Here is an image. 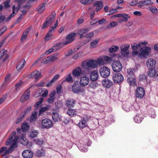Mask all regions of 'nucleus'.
<instances>
[{
  "instance_id": "nucleus-4",
  "label": "nucleus",
  "mask_w": 158,
  "mask_h": 158,
  "mask_svg": "<svg viewBox=\"0 0 158 158\" xmlns=\"http://www.w3.org/2000/svg\"><path fill=\"white\" fill-rule=\"evenodd\" d=\"M122 67L121 63L118 60L113 61L112 64V69L114 72H118L120 71L122 69Z\"/></svg>"
},
{
  "instance_id": "nucleus-25",
  "label": "nucleus",
  "mask_w": 158,
  "mask_h": 158,
  "mask_svg": "<svg viewBox=\"0 0 158 158\" xmlns=\"http://www.w3.org/2000/svg\"><path fill=\"white\" fill-rule=\"evenodd\" d=\"M25 62V61L23 59H21L20 61L16 66V69L18 71H20L23 69L24 66Z\"/></svg>"
},
{
  "instance_id": "nucleus-41",
  "label": "nucleus",
  "mask_w": 158,
  "mask_h": 158,
  "mask_svg": "<svg viewBox=\"0 0 158 158\" xmlns=\"http://www.w3.org/2000/svg\"><path fill=\"white\" fill-rule=\"evenodd\" d=\"M99 40V39H97L92 42L90 43V48H96L98 43Z\"/></svg>"
},
{
  "instance_id": "nucleus-62",
  "label": "nucleus",
  "mask_w": 158,
  "mask_h": 158,
  "mask_svg": "<svg viewBox=\"0 0 158 158\" xmlns=\"http://www.w3.org/2000/svg\"><path fill=\"white\" fill-rule=\"evenodd\" d=\"M31 109V106H28L25 110L24 113H23L22 114H25L27 113L28 112L30 111Z\"/></svg>"
},
{
  "instance_id": "nucleus-13",
  "label": "nucleus",
  "mask_w": 158,
  "mask_h": 158,
  "mask_svg": "<svg viewBox=\"0 0 158 158\" xmlns=\"http://www.w3.org/2000/svg\"><path fill=\"white\" fill-rule=\"evenodd\" d=\"M156 64V61L152 58L148 59L146 62V65L149 69H154Z\"/></svg>"
},
{
  "instance_id": "nucleus-26",
  "label": "nucleus",
  "mask_w": 158,
  "mask_h": 158,
  "mask_svg": "<svg viewBox=\"0 0 158 158\" xmlns=\"http://www.w3.org/2000/svg\"><path fill=\"white\" fill-rule=\"evenodd\" d=\"M78 127L82 129L86 127L87 126V124L86 121L84 119H81L77 124Z\"/></svg>"
},
{
  "instance_id": "nucleus-3",
  "label": "nucleus",
  "mask_w": 158,
  "mask_h": 158,
  "mask_svg": "<svg viewBox=\"0 0 158 158\" xmlns=\"http://www.w3.org/2000/svg\"><path fill=\"white\" fill-rule=\"evenodd\" d=\"M140 52H134L133 55H138L140 57H144L148 55L151 52V49L149 47L145 46L141 48Z\"/></svg>"
},
{
  "instance_id": "nucleus-16",
  "label": "nucleus",
  "mask_w": 158,
  "mask_h": 158,
  "mask_svg": "<svg viewBox=\"0 0 158 158\" xmlns=\"http://www.w3.org/2000/svg\"><path fill=\"white\" fill-rule=\"evenodd\" d=\"M22 155L24 158H31L33 154L30 150H26L22 153Z\"/></svg>"
},
{
  "instance_id": "nucleus-51",
  "label": "nucleus",
  "mask_w": 158,
  "mask_h": 158,
  "mask_svg": "<svg viewBox=\"0 0 158 158\" xmlns=\"http://www.w3.org/2000/svg\"><path fill=\"white\" fill-rule=\"evenodd\" d=\"M135 69L133 68H129L127 69V71L129 75H133L135 72Z\"/></svg>"
},
{
  "instance_id": "nucleus-24",
  "label": "nucleus",
  "mask_w": 158,
  "mask_h": 158,
  "mask_svg": "<svg viewBox=\"0 0 158 158\" xmlns=\"http://www.w3.org/2000/svg\"><path fill=\"white\" fill-rule=\"evenodd\" d=\"M59 44L58 43L54 46L53 47L54 48H51L48 50L46 51L44 53L45 55H48L53 51L54 50L57 51L59 49Z\"/></svg>"
},
{
  "instance_id": "nucleus-21",
  "label": "nucleus",
  "mask_w": 158,
  "mask_h": 158,
  "mask_svg": "<svg viewBox=\"0 0 158 158\" xmlns=\"http://www.w3.org/2000/svg\"><path fill=\"white\" fill-rule=\"evenodd\" d=\"M103 85L106 88H110L113 85V82L111 81L106 79H105L102 81Z\"/></svg>"
},
{
  "instance_id": "nucleus-31",
  "label": "nucleus",
  "mask_w": 158,
  "mask_h": 158,
  "mask_svg": "<svg viewBox=\"0 0 158 158\" xmlns=\"http://www.w3.org/2000/svg\"><path fill=\"white\" fill-rule=\"evenodd\" d=\"M45 3H43L40 5L37 8V10L39 13H41L45 9Z\"/></svg>"
},
{
  "instance_id": "nucleus-44",
  "label": "nucleus",
  "mask_w": 158,
  "mask_h": 158,
  "mask_svg": "<svg viewBox=\"0 0 158 158\" xmlns=\"http://www.w3.org/2000/svg\"><path fill=\"white\" fill-rule=\"evenodd\" d=\"M103 59L108 64H111L113 61L112 57L107 56H104Z\"/></svg>"
},
{
  "instance_id": "nucleus-56",
  "label": "nucleus",
  "mask_w": 158,
  "mask_h": 158,
  "mask_svg": "<svg viewBox=\"0 0 158 158\" xmlns=\"http://www.w3.org/2000/svg\"><path fill=\"white\" fill-rule=\"evenodd\" d=\"M80 48V46H79V47H77L76 50H73L72 49L69 50L68 52V54H67V56H69L71 55L74 52H76Z\"/></svg>"
},
{
  "instance_id": "nucleus-61",
  "label": "nucleus",
  "mask_w": 158,
  "mask_h": 158,
  "mask_svg": "<svg viewBox=\"0 0 158 158\" xmlns=\"http://www.w3.org/2000/svg\"><path fill=\"white\" fill-rule=\"evenodd\" d=\"M94 33L92 32H91L88 34L87 35H85L84 36V37H85L86 38H90L92 37L94 35Z\"/></svg>"
},
{
  "instance_id": "nucleus-50",
  "label": "nucleus",
  "mask_w": 158,
  "mask_h": 158,
  "mask_svg": "<svg viewBox=\"0 0 158 158\" xmlns=\"http://www.w3.org/2000/svg\"><path fill=\"white\" fill-rule=\"evenodd\" d=\"M58 24V20L56 21V23H55L54 25L50 27L49 29V31L51 32L54 31L56 27Z\"/></svg>"
},
{
  "instance_id": "nucleus-38",
  "label": "nucleus",
  "mask_w": 158,
  "mask_h": 158,
  "mask_svg": "<svg viewBox=\"0 0 158 158\" xmlns=\"http://www.w3.org/2000/svg\"><path fill=\"white\" fill-rule=\"evenodd\" d=\"M75 102V101L73 99H68L66 101V104L68 107H72L73 106Z\"/></svg>"
},
{
  "instance_id": "nucleus-42",
  "label": "nucleus",
  "mask_w": 158,
  "mask_h": 158,
  "mask_svg": "<svg viewBox=\"0 0 158 158\" xmlns=\"http://www.w3.org/2000/svg\"><path fill=\"white\" fill-rule=\"evenodd\" d=\"M52 117L53 121L55 122L58 121L59 119V114L57 112H53Z\"/></svg>"
},
{
  "instance_id": "nucleus-28",
  "label": "nucleus",
  "mask_w": 158,
  "mask_h": 158,
  "mask_svg": "<svg viewBox=\"0 0 158 158\" xmlns=\"http://www.w3.org/2000/svg\"><path fill=\"white\" fill-rule=\"evenodd\" d=\"M89 31V29H84L79 30L77 33L80 35V38H82L84 37L85 34L88 32Z\"/></svg>"
},
{
  "instance_id": "nucleus-59",
  "label": "nucleus",
  "mask_w": 158,
  "mask_h": 158,
  "mask_svg": "<svg viewBox=\"0 0 158 158\" xmlns=\"http://www.w3.org/2000/svg\"><path fill=\"white\" fill-rule=\"evenodd\" d=\"M41 95L40 90L36 91L34 94L33 96L36 98L38 97Z\"/></svg>"
},
{
  "instance_id": "nucleus-63",
  "label": "nucleus",
  "mask_w": 158,
  "mask_h": 158,
  "mask_svg": "<svg viewBox=\"0 0 158 158\" xmlns=\"http://www.w3.org/2000/svg\"><path fill=\"white\" fill-rule=\"evenodd\" d=\"M50 25L49 24H48L47 22L46 21L43 24L42 27V29H44L47 27H48V26H50Z\"/></svg>"
},
{
  "instance_id": "nucleus-54",
  "label": "nucleus",
  "mask_w": 158,
  "mask_h": 158,
  "mask_svg": "<svg viewBox=\"0 0 158 158\" xmlns=\"http://www.w3.org/2000/svg\"><path fill=\"white\" fill-rule=\"evenodd\" d=\"M25 116V114H22L17 119L15 122L16 124H19L21 122L23 118Z\"/></svg>"
},
{
  "instance_id": "nucleus-23",
  "label": "nucleus",
  "mask_w": 158,
  "mask_h": 158,
  "mask_svg": "<svg viewBox=\"0 0 158 158\" xmlns=\"http://www.w3.org/2000/svg\"><path fill=\"white\" fill-rule=\"evenodd\" d=\"M94 6L96 7V11H98L100 10L103 7L102 2L101 1H96L93 3Z\"/></svg>"
},
{
  "instance_id": "nucleus-6",
  "label": "nucleus",
  "mask_w": 158,
  "mask_h": 158,
  "mask_svg": "<svg viewBox=\"0 0 158 158\" xmlns=\"http://www.w3.org/2000/svg\"><path fill=\"white\" fill-rule=\"evenodd\" d=\"M41 125L43 128L49 129L53 126L52 121L48 118H45L43 119L41 122Z\"/></svg>"
},
{
  "instance_id": "nucleus-35",
  "label": "nucleus",
  "mask_w": 158,
  "mask_h": 158,
  "mask_svg": "<svg viewBox=\"0 0 158 158\" xmlns=\"http://www.w3.org/2000/svg\"><path fill=\"white\" fill-rule=\"evenodd\" d=\"M140 47V44H138L136 43H134L133 44H131V47L132 50H133V52H132V55L133 56H135L133 55V52H138L139 51H137V50L138 49V48Z\"/></svg>"
},
{
  "instance_id": "nucleus-47",
  "label": "nucleus",
  "mask_w": 158,
  "mask_h": 158,
  "mask_svg": "<svg viewBox=\"0 0 158 158\" xmlns=\"http://www.w3.org/2000/svg\"><path fill=\"white\" fill-rule=\"evenodd\" d=\"M44 151L43 149H38L36 152V155L38 156H41L44 155Z\"/></svg>"
},
{
  "instance_id": "nucleus-19",
  "label": "nucleus",
  "mask_w": 158,
  "mask_h": 158,
  "mask_svg": "<svg viewBox=\"0 0 158 158\" xmlns=\"http://www.w3.org/2000/svg\"><path fill=\"white\" fill-rule=\"evenodd\" d=\"M82 73V70L81 68L78 67L73 71L72 74L75 77H79Z\"/></svg>"
},
{
  "instance_id": "nucleus-49",
  "label": "nucleus",
  "mask_w": 158,
  "mask_h": 158,
  "mask_svg": "<svg viewBox=\"0 0 158 158\" xmlns=\"http://www.w3.org/2000/svg\"><path fill=\"white\" fill-rule=\"evenodd\" d=\"M44 99L43 98H40L39 99V101L37 102V103L34 105V106L36 108H37L39 107L41 103H42L43 102Z\"/></svg>"
},
{
  "instance_id": "nucleus-60",
  "label": "nucleus",
  "mask_w": 158,
  "mask_h": 158,
  "mask_svg": "<svg viewBox=\"0 0 158 158\" xmlns=\"http://www.w3.org/2000/svg\"><path fill=\"white\" fill-rule=\"evenodd\" d=\"M49 57L51 62H53L57 59V58L56 56L54 55H52Z\"/></svg>"
},
{
  "instance_id": "nucleus-2",
  "label": "nucleus",
  "mask_w": 158,
  "mask_h": 158,
  "mask_svg": "<svg viewBox=\"0 0 158 158\" xmlns=\"http://www.w3.org/2000/svg\"><path fill=\"white\" fill-rule=\"evenodd\" d=\"M97 61L92 59L87 61L85 60L83 61L81 64V66L83 69L89 71L91 69L97 68Z\"/></svg>"
},
{
  "instance_id": "nucleus-20",
  "label": "nucleus",
  "mask_w": 158,
  "mask_h": 158,
  "mask_svg": "<svg viewBox=\"0 0 158 158\" xmlns=\"http://www.w3.org/2000/svg\"><path fill=\"white\" fill-rule=\"evenodd\" d=\"M98 73L97 70L93 71L90 74V79L92 81L96 80L98 79Z\"/></svg>"
},
{
  "instance_id": "nucleus-15",
  "label": "nucleus",
  "mask_w": 158,
  "mask_h": 158,
  "mask_svg": "<svg viewBox=\"0 0 158 158\" xmlns=\"http://www.w3.org/2000/svg\"><path fill=\"white\" fill-rule=\"evenodd\" d=\"M89 82V78L86 76L81 78L80 83L82 86H85L87 85Z\"/></svg>"
},
{
  "instance_id": "nucleus-30",
  "label": "nucleus",
  "mask_w": 158,
  "mask_h": 158,
  "mask_svg": "<svg viewBox=\"0 0 158 158\" xmlns=\"http://www.w3.org/2000/svg\"><path fill=\"white\" fill-rule=\"evenodd\" d=\"M38 134L39 132L37 130L32 129L29 132V136L31 138H34L36 137Z\"/></svg>"
},
{
  "instance_id": "nucleus-48",
  "label": "nucleus",
  "mask_w": 158,
  "mask_h": 158,
  "mask_svg": "<svg viewBox=\"0 0 158 158\" xmlns=\"http://www.w3.org/2000/svg\"><path fill=\"white\" fill-rule=\"evenodd\" d=\"M29 30V29H27L23 33V34L22 36L21 40V41H23L26 38V37L28 33Z\"/></svg>"
},
{
  "instance_id": "nucleus-22",
  "label": "nucleus",
  "mask_w": 158,
  "mask_h": 158,
  "mask_svg": "<svg viewBox=\"0 0 158 158\" xmlns=\"http://www.w3.org/2000/svg\"><path fill=\"white\" fill-rule=\"evenodd\" d=\"M143 119V116L141 114H138L135 115L134 118V121L137 123H141Z\"/></svg>"
},
{
  "instance_id": "nucleus-58",
  "label": "nucleus",
  "mask_w": 158,
  "mask_h": 158,
  "mask_svg": "<svg viewBox=\"0 0 158 158\" xmlns=\"http://www.w3.org/2000/svg\"><path fill=\"white\" fill-rule=\"evenodd\" d=\"M41 62L44 64H47L51 62L49 57L48 56L46 59L43 60Z\"/></svg>"
},
{
  "instance_id": "nucleus-36",
  "label": "nucleus",
  "mask_w": 158,
  "mask_h": 158,
  "mask_svg": "<svg viewBox=\"0 0 158 158\" xmlns=\"http://www.w3.org/2000/svg\"><path fill=\"white\" fill-rule=\"evenodd\" d=\"M67 114L70 116H73L74 115H76L77 111L74 110L72 109H69L67 111Z\"/></svg>"
},
{
  "instance_id": "nucleus-17",
  "label": "nucleus",
  "mask_w": 158,
  "mask_h": 158,
  "mask_svg": "<svg viewBox=\"0 0 158 158\" xmlns=\"http://www.w3.org/2000/svg\"><path fill=\"white\" fill-rule=\"evenodd\" d=\"M153 3L150 0H145L141 1L139 2L138 6L140 8L143 6L152 5Z\"/></svg>"
},
{
  "instance_id": "nucleus-29",
  "label": "nucleus",
  "mask_w": 158,
  "mask_h": 158,
  "mask_svg": "<svg viewBox=\"0 0 158 158\" xmlns=\"http://www.w3.org/2000/svg\"><path fill=\"white\" fill-rule=\"evenodd\" d=\"M20 143L24 146L27 145L29 143V141L24 136H22L20 139Z\"/></svg>"
},
{
  "instance_id": "nucleus-9",
  "label": "nucleus",
  "mask_w": 158,
  "mask_h": 158,
  "mask_svg": "<svg viewBox=\"0 0 158 158\" xmlns=\"http://www.w3.org/2000/svg\"><path fill=\"white\" fill-rule=\"evenodd\" d=\"M77 34L76 33H73L69 35L66 38V41L63 42L62 45H66L72 42L74 40Z\"/></svg>"
},
{
  "instance_id": "nucleus-11",
  "label": "nucleus",
  "mask_w": 158,
  "mask_h": 158,
  "mask_svg": "<svg viewBox=\"0 0 158 158\" xmlns=\"http://www.w3.org/2000/svg\"><path fill=\"white\" fill-rule=\"evenodd\" d=\"M145 95V91L144 89L141 87L137 88L135 91V95L137 98H142Z\"/></svg>"
},
{
  "instance_id": "nucleus-43",
  "label": "nucleus",
  "mask_w": 158,
  "mask_h": 158,
  "mask_svg": "<svg viewBox=\"0 0 158 158\" xmlns=\"http://www.w3.org/2000/svg\"><path fill=\"white\" fill-rule=\"evenodd\" d=\"M49 107L48 106H46L44 107H41L39 110V115H40L43 114L45 111L48 110L49 109Z\"/></svg>"
},
{
  "instance_id": "nucleus-52",
  "label": "nucleus",
  "mask_w": 158,
  "mask_h": 158,
  "mask_svg": "<svg viewBox=\"0 0 158 158\" xmlns=\"http://www.w3.org/2000/svg\"><path fill=\"white\" fill-rule=\"evenodd\" d=\"M40 92L43 97H46L48 94V91L47 89H44L41 90Z\"/></svg>"
},
{
  "instance_id": "nucleus-34",
  "label": "nucleus",
  "mask_w": 158,
  "mask_h": 158,
  "mask_svg": "<svg viewBox=\"0 0 158 158\" xmlns=\"http://www.w3.org/2000/svg\"><path fill=\"white\" fill-rule=\"evenodd\" d=\"M37 111H35L31 114L30 118V121L31 122H34L36 120L37 117Z\"/></svg>"
},
{
  "instance_id": "nucleus-27",
  "label": "nucleus",
  "mask_w": 158,
  "mask_h": 158,
  "mask_svg": "<svg viewBox=\"0 0 158 158\" xmlns=\"http://www.w3.org/2000/svg\"><path fill=\"white\" fill-rule=\"evenodd\" d=\"M119 49L118 46H112L109 49V51L111 52V54L110 55L112 56H116V54L114 53H113L112 54H111V53L115 52L117 51Z\"/></svg>"
},
{
  "instance_id": "nucleus-8",
  "label": "nucleus",
  "mask_w": 158,
  "mask_h": 158,
  "mask_svg": "<svg viewBox=\"0 0 158 158\" xmlns=\"http://www.w3.org/2000/svg\"><path fill=\"white\" fill-rule=\"evenodd\" d=\"M130 18V16L127 14L123 13L119 14V18L117 19V22L119 23H121L123 22H126Z\"/></svg>"
},
{
  "instance_id": "nucleus-57",
  "label": "nucleus",
  "mask_w": 158,
  "mask_h": 158,
  "mask_svg": "<svg viewBox=\"0 0 158 158\" xmlns=\"http://www.w3.org/2000/svg\"><path fill=\"white\" fill-rule=\"evenodd\" d=\"M66 81L69 82H72L73 80L72 78L71 77V75H69L65 78Z\"/></svg>"
},
{
  "instance_id": "nucleus-7",
  "label": "nucleus",
  "mask_w": 158,
  "mask_h": 158,
  "mask_svg": "<svg viewBox=\"0 0 158 158\" xmlns=\"http://www.w3.org/2000/svg\"><path fill=\"white\" fill-rule=\"evenodd\" d=\"M113 79L115 83H120L124 80L123 77L119 73H116L113 75Z\"/></svg>"
},
{
  "instance_id": "nucleus-18",
  "label": "nucleus",
  "mask_w": 158,
  "mask_h": 158,
  "mask_svg": "<svg viewBox=\"0 0 158 158\" xmlns=\"http://www.w3.org/2000/svg\"><path fill=\"white\" fill-rule=\"evenodd\" d=\"M19 10V8L16 7L15 6L12 7V13L6 19V22L9 21L10 19L15 16Z\"/></svg>"
},
{
  "instance_id": "nucleus-53",
  "label": "nucleus",
  "mask_w": 158,
  "mask_h": 158,
  "mask_svg": "<svg viewBox=\"0 0 158 158\" xmlns=\"http://www.w3.org/2000/svg\"><path fill=\"white\" fill-rule=\"evenodd\" d=\"M6 51L4 49L0 51V60L2 59L6 54Z\"/></svg>"
},
{
  "instance_id": "nucleus-46",
  "label": "nucleus",
  "mask_w": 158,
  "mask_h": 158,
  "mask_svg": "<svg viewBox=\"0 0 158 158\" xmlns=\"http://www.w3.org/2000/svg\"><path fill=\"white\" fill-rule=\"evenodd\" d=\"M34 142L36 144L40 146L42 145L44 143V142L42 140L38 138L34 139Z\"/></svg>"
},
{
  "instance_id": "nucleus-45",
  "label": "nucleus",
  "mask_w": 158,
  "mask_h": 158,
  "mask_svg": "<svg viewBox=\"0 0 158 158\" xmlns=\"http://www.w3.org/2000/svg\"><path fill=\"white\" fill-rule=\"evenodd\" d=\"M29 126L27 123H23L21 127V129L23 132H25L28 130Z\"/></svg>"
},
{
  "instance_id": "nucleus-40",
  "label": "nucleus",
  "mask_w": 158,
  "mask_h": 158,
  "mask_svg": "<svg viewBox=\"0 0 158 158\" xmlns=\"http://www.w3.org/2000/svg\"><path fill=\"white\" fill-rule=\"evenodd\" d=\"M123 109L126 111L128 112L132 109L131 106L129 104H126L123 105Z\"/></svg>"
},
{
  "instance_id": "nucleus-64",
  "label": "nucleus",
  "mask_w": 158,
  "mask_h": 158,
  "mask_svg": "<svg viewBox=\"0 0 158 158\" xmlns=\"http://www.w3.org/2000/svg\"><path fill=\"white\" fill-rule=\"evenodd\" d=\"M10 0H7L4 3V7L5 8H7L10 7L9 4Z\"/></svg>"
},
{
  "instance_id": "nucleus-1",
  "label": "nucleus",
  "mask_w": 158,
  "mask_h": 158,
  "mask_svg": "<svg viewBox=\"0 0 158 158\" xmlns=\"http://www.w3.org/2000/svg\"><path fill=\"white\" fill-rule=\"evenodd\" d=\"M16 132L13 131L11 134L8 139L6 142V145H9L11 144L9 148L6 147H2L0 148V154L2 156H4L6 155L11 152L15 148L18 147L17 141L19 139V137L15 136Z\"/></svg>"
},
{
  "instance_id": "nucleus-10",
  "label": "nucleus",
  "mask_w": 158,
  "mask_h": 158,
  "mask_svg": "<svg viewBox=\"0 0 158 158\" xmlns=\"http://www.w3.org/2000/svg\"><path fill=\"white\" fill-rule=\"evenodd\" d=\"M27 77L29 78H34L35 79L38 80L41 77V73L38 71L35 70L30 74H28Z\"/></svg>"
},
{
  "instance_id": "nucleus-39",
  "label": "nucleus",
  "mask_w": 158,
  "mask_h": 158,
  "mask_svg": "<svg viewBox=\"0 0 158 158\" xmlns=\"http://www.w3.org/2000/svg\"><path fill=\"white\" fill-rule=\"evenodd\" d=\"M127 82L131 86H133L135 85V81L134 78L132 77H129L127 79Z\"/></svg>"
},
{
  "instance_id": "nucleus-32",
  "label": "nucleus",
  "mask_w": 158,
  "mask_h": 158,
  "mask_svg": "<svg viewBox=\"0 0 158 158\" xmlns=\"http://www.w3.org/2000/svg\"><path fill=\"white\" fill-rule=\"evenodd\" d=\"M30 95V93L28 92L27 93H25L21 97L20 99L21 102H23L27 100L29 98Z\"/></svg>"
},
{
  "instance_id": "nucleus-12",
  "label": "nucleus",
  "mask_w": 158,
  "mask_h": 158,
  "mask_svg": "<svg viewBox=\"0 0 158 158\" xmlns=\"http://www.w3.org/2000/svg\"><path fill=\"white\" fill-rule=\"evenodd\" d=\"M130 45L127 44L121 47V54L123 56H126L128 55L129 54L128 49Z\"/></svg>"
},
{
  "instance_id": "nucleus-37",
  "label": "nucleus",
  "mask_w": 158,
  "mask_h": 158,
  "mask_svg": "<svg viewBox=\"0 0 158 158\" xmlns=\"http://www.w3.org/2000/svg\"><path fill=\"white\" fill-rule=\"evenodd\" d=\"M156 73V71L155 69H150L148 73L149 76L151 77H155Z\"/></svg>"
},
{
  "instance_id": "nucleus-5",
  "label": "nucleus",
  "mask_w": 158,
  "mask_h": 158,
  "mask_svg": "<svg viewBox=\"0 0 158 158\" xmlns=\"http://www.w3.org/2000/svg\"><path fill=\"white\" fill-rule=\"evenodd\" d=\"M100 75L103 77L106 78L108 77L110 74V69L106 67L101 68L99 70Z\"/></svg>"
},
{
  "instance_id": "nucleus-55",
  "label": "nucleus",
  "mask_w": 158,
  "mask_h": 158,
  "mask_svg": "<svg viewBox=\"0 0 158 158\" xmlns=\"http://www.w3.org/2000/svg\"><path fill=\"white\" fill-rule=\"evenodd\" d=\"M117 23L115 21L112 22L107 26L108 27H114L117 26Z\"/></svg>"
},
{
  "instance_id": "nucleus-14",
  "label": "nucleus",
  "mask_w": 158,
  "mask_h": 158,
  "mask_svg": "<svg viewBox=\"0 0 158 158\" xmlns=\"http://www.w3.org/2000/svg\"><path fill=\"white\" fill-rule=\"evenodd\" d=\"M72 89L73 91L75 93L82 92L83 91L81 89V86L77 82H75L73 84Z\"/></svg>"
},
{
  "instance_id": "nucleus-33",
  "label": "nucleus",
  "mask_w": 158,
  "mask_h": 158,
  "mask_svg": "<svg viewBox=\"0 0 158 158\" xmlns=\"http://www.w3.org/2000/svg\"><path fill=\"white\" fill-rule=\"evenodd\" d=\"M55 13H54L52 14V15H50L46 20L48 23L50 25L52 24L54 19H55Z\"/></svg>"
}]
</instances>
